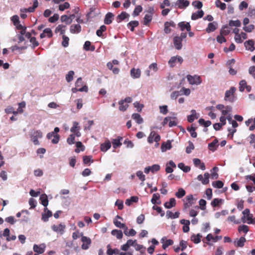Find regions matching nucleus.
Masks as SVG:
<instances>
[{"label": "nucleus", "mask_w": 255, "mask_h": 255, "mask_svg": "<svg viewBox=\"0 0 255 255\" xmlns=\"http://www.w3.org/2000/svg\"><path fill=\"white\" fill-rule=\"evenodd\" d=\"M83 48L86 51H93L95 49L94 45H92L91 43L89 41H86L84 45Z\"/></svg>", "instance_id": "23"}, {"label": "nucleus", "mask_w": 255, "mask_h": 255, "mask_svg": "<svg viewBox=\"0 0 255 255\" xmlns=\"http://www.w3.org/2000/svg\"><path fill=\"white\" fill-rule=\"evenodd\" d=\"M204 11L202 10H198L196 12L193 13L191 15L192 20H196L199 18H201L204 15Z\"/></svg>", "instance_id": "22"}, {"label": "nucleus", "mask_w": 255, "mask_h": 255, "mask_svg": "<svg viewBox=\"0 0 255 255\" xmlns=\"http://www.w3.org/2000/svg\"><path fill=\"white\" fill-rule=\"evenodd\" d=\"M212 185L215 188H221L224 186V183L221 181L218 180L213 182Z\"/></svg>", "instance_id": "57"}, {"label": "nucleus", "mask_w": 255, "mask_h": 255, "mask_svg": "<svg viewBox=\"0 0 255 255\" xmlns=\"http://www.w3.org/2000/svg\"><path fill=\"white\" fill-rule=\"evenodd\" d=\"M61 20L67 24H70L72 23V20H70L69 16L67 15H63L61 16Z\"/></svg>", "instance_id": "54"}, {"label": "nucleus", "mask_w": 255, "mask_h": 255, "mask_svg": "<svg viewBox=\"0 0 255 255\" xmlns=\"http://www.w3.org/2000/svg\"><path fill=\"white\" fill-rule=\"evenodd\" d=\"M236 91V88L232 87L229 90H228L225 93V100L229 101L230 102H233L234 101V93Z\"/></svg>", "instance_id": "2"}, {"label": "nucleus", "mask_w": 255, "mask_h": 255, "mask_svg": "<svg viewBox=\"0 0 255 255\" xmlns=\"http://www.w3.org/2000/svg\"><path fill=\"white\" fill-rule=\"evenodd\" d=\"M38 2L37 0H34L33 1V6L29 7L27 9V11L29 12H32L35 10V9L38 6Z\"/></svg>", "instance_id": "56"}, {"label": "nucleus", "mask_w": 255, "mask_h": 255, "mask_svg": "<svg viewBox=\"0 0 255 255\" xmlns=\"http://www.w3.org/2000/svg\"><path fill=\"white\" fill-rule=\"evenodd\" d=\"M42 136V133L40 130L35 131L31 135V140L35 145H38L39 144L38 139L41 138Z\"/></svg>", "instance_id": "5"}, {"label": "nucleus", "mask_w": 255, "mask_h": 255, "mask_svg": "<svg viewBox=\"0 0 255 255\" xmlns=\"http://www.w3.org/2000/svg\"><path fill=\"white\" fill-rule=\"evenodd\" d=\"M218 140L217 138L214 139L213 141L212 142L209 143L208 144V148L209 150H211L212 151L214 152L216 150H217V147L219 146V144H218Z\"/></svg>", "instance_id": "17"}, {"label": "nucleus", "mask_w": 255, "mask_h": 255, "mask_svg": "<svg viewBox=\"0 0 255 255\" xmlns=\"http://www.w3.org/2000/svg\"><path fill=\"white\" fill-rule=\"evenodd\" d=\"M62 39H63V41L62 42V46L64 47H67L69 45V37L65 35H63L62 36Z\"/></svg>", "instance_id": "58"}, {"label": "nucleus", "mask_w": 255, "mask_h": 255, "mask_svg": "<svg viewBox=\"0 0 255 255\" xmlns=\"http://www.w3.org/2000/svg\"><path fill=\"white\" fill-rule=\"evenodd\" d=\"M168 123L169 127H172L176 126L177 125L176 122L170 117H166L164 119L162 124L163 126H165Z\"/></svg>", "instance_id": "8"}, {"label": "nucleus", "mask_w": 255, "mask_h": 255, "mask_svg": "<svg viewBox=\"0 0 255 255\" xmlns=\"http://www.w3.org/2000/svg\"><path fill=\"white\" fill-rule=\"evenodd\" d=\"M175 168L176 167V164L174 163V162L170 160L169 161L168 163L166 164V166L165 168V171L167 173H172L173 171L172 168Z\"/></svg>", "instance_id": "15"}, {"label": "nucleus", "mask_w": 255, "mask_h": 255, "mask_svg": "<svg viewBox=\"0 0 255 255\" xmlns=\"http://www.w3.org/2000/svg\"><path fill=\"white\" fill-rule=\"evenodd\" d=\"M41 203L43 206L46 208L48 204V200L47 196L46 194H42L40 197Z\"/></svg>", "instance_id": "29"}, {"label": "nucleus", "mask_w": 255, "mask_h": 255, "mask_svg": "<svg viewBox=\"0 0 255 255\" xmlns=\"http://www.w3.org/2000/svg\"><path fill=\"white\" fill-rule=\"evenodd\" d=\"M96 9V7H92L90 8L89 12L86 15L88 20L96 16L97 14L94 12Z\"/></svg>", "instance_id": "30"}, {"label": "nucleus", "mask_w": 255, "mask_h": 255, "mask_svg": "<svg viewBox=\"0 0 255 255\" xmlns=\"http://www.w3.org/2000/svg\"><path fill=\"white\" fill-rule=\"evenodd\" d=\"M230 32V30L228 25L224 26L220 31L221 35H227Z\"/></svg>", "instance_id": "45"}, {"label": "nucleus", "mask_w": 255, "mask_h": 255, "mask_svg": "<svg viewBox=\"0 0 255 255\" xmlns=\"http://www.w3.org/2000/svg\"><path fill=\"white\" fill-rule=\"evenodd\" d=\"M182 40L178 37V36H175L173 38V43L175 48L177 50H180L182 48Z\"/></svg>", "instance_id": "10"}, {"label": "nucleus", "mask_w": 255, "mask_h": 255, "mask_svg": "<svg viewBox=\"0 0 255 255\" xmlns=\"http://www.w3.org/2000/svg\"><path fill=\"white\" fill-rule=\"evenodd\" d=\"M122 139H123L122 137H119L117 139H114L112 140V143H113V147L114 148H116L117 147L120 146L122 145L121 140Z\"/></svg>", "instance_id": "40"}, {"label": "nucleus", "mask_w": 255, "mask_h": 255, "mask_svg": "<svg viewBox=\"0 0 255 255\" xmlns=\"http://www.w3.org/2000/svg\"><path fill=\"white\" fill-rule=\"evenodd\" d=\"M152 16L151 14H146L143 18V24L147 25L149 22L152 20Z\"/></svg>", "instance_id": "38"}, {"label": "nucleus", "mask_w": 255, "mask_h": 255, "mask_svg": "<svg viewBox=\"0 0 255 255\" xmlns=\"http://www.w3.org/2000/svg\"><path fill=\"white\" fill-rule=\"evenodd\" d=\"M107 30V27L105 25H103L100 26V28L96 31L97 36L102 37L103 36V33Z\"/></svg>", "instance_id": "47"}, {"label": "nucleus", "mask_w": 255, "mask_h": 255, "mask_svg": "<svg viewBox=\"0 0 255 255\" xmlns=\"http://www.w3.org/2000/svg\"><path fill=\"white\" fill-rule=\"evenodd\" d=\"M139 24V22L136 20H133L130 21L127 25V26L130 29L131 31L134 30V27H137Z\"/></svg>", "instance_id": "28"}, {"label": "nucleus", "mask_w": 255, "mask_h": 255, "mask_svg": "<svg viewBox=\"0 0 255 255\" xmlns=\"http://www.w3.org/2000/svg\"><path fill=\"white\" fill-rule=\"evenodd\" d=\"M66 26L63 24L59 25L55 29V33L59 32L61 34H64L65 31Z\"/></svg>", "instance_id": "37"}, {"label": "nucleus", "mask_w": 255, "mask_h": 255, "mask_svg": "<svg viewBox=\"0 0 255 255\" xmlns=\"http://www.w3.org/2000/svg\"><path fill=\"white\" fill-rule=\"evenodd\" d=\"M160 198V195L158 193H155L153 194L152 195V199L151 200V202L153 204H159L161 203V202L159 201V202H157V201L159 200Z\"/></svg>", "instance_id": "32"}, {"label": "nucleus", "mask_w": 255, "mask_h": 255, "mask_svg": "<svg viewBox=\"0 0 255 255\" xmlns=\"http://www.w3.org/2000/svg\"><path fill=\"white\" fill-rule=\"evenodd\" d=\"M119 110L122 112H125L127 109L128 105L127 104H125L123 102V101H120L119 102Z\"/></svg>", "instance_id": "48"}, {"label": "nucleus", "mask_w": 255, "mask_h": 255, "mask_svg": "<svg viewBox=\"0 0 255 255\" xmlns=\"http://www.w3.org/2000/svg\"><path fill=\"white\" fill-rule=\"evenodd\" d=\"M171 142L168 141L166 142H163L161 144V149L162 151L164 152L166 151L167 150L170 149L171 148Z\"/></svg>", "instance_id": "31"}, {"label": "nucleus", "mask_w": 255, "mask_h": 255, "mask_svg": "<svg viewBox=\"0 0 255 255\" xmlns=\"http://www.w3.org/2000/svg\"><path fill=\"white\" fill-rule=\"evenodd\" d=\"M178 167L183 170L184 172H188L190 170V167L188 166H185L183 163H179Z\"/></svg>", "instance_id": "46"}, {"label": "nucleus", "mask_w": 255, "mask_h": 255, "mask_svg": "<svg viewBox=\"0 0 255 255\" xmlns=\"http://www.w3.org/2000/svg\"><path fill=\"white\" fill-rule=\"evenodd\" d=\"M129 16V14L125 11H123L117 16V21L120 22Z\"/></svg>", "instance_id": "34"}, {"label": "nucleus", "mask_w": 255, "mask_h": 255, "mask_svg": "<svg viewBox=\"0 0 255 255\" xmlns=\"http://www.w3.org/2000/svg\"><path fill=\"white\" fill-rule=\"evenodd\" d=\"M114 15L111 12H108L106 14L105 19L104 23L106 24H110L112 22Z\"/></svg>", "instance_id": "20"}, {"label": "nucleus", "mask_w": 255, "mask_h": 255, "mask_svg": "<svg viewBox=\"0 0 255 255\" xmlns=\"http://www.w3.org/2000/svg\"><path fill=\"white\" fill-rule=\"evenodd\" d=\"M160 140V136L156 131H151L148 137L147 141L149 143H153V141L158 142Z\"/></svg>", "instance_id": "3"}, {"label": "nucleus", "mask_w": 255, "mask_h": 255, "mask_svg": "<svg viewBox=\"0 0 255 255\" xmlns=\"http://www.w3.org/2000/svg\"><path fill=\"white\" fill-rule=\"evenodd\" d=\"M88 90V87L86 85L83 86L82 87L78 89L77 87L73 88L72 89V91L73 93H76L78 91L79 92H87Z\"/></svg>", "instance_id": "42"}, {"label": "nucleus", "mask_w": 255, "mask_h": 255, "mask_svg": "<svg viewBox=\"0 0 255 255\" xmlns=\"http://www.w3.org/2000/svg\"><path fill=\"white\" fill-rule=\"evenodd\" d=\"M217 26L218 24L216 22L214 21L213 22H210L208 24V27L206 29V31L207 33H210L214 31L217 28Z\"/></svg>", "instance_id": "12"}, {"label": "nucleus", "mask_w": 255, "mask_h": 255, "mask_svg": "<svg viewBox=\"0 0 255 255\" xmlns=\"http://www.w3.org/2000/svg\"><path fill=\"white\" fill-rule=\"evenodd\" d=\"M232 110V108L231 106H226V108L223 109L221 112H222V116H226L228 113L229 112H231Z\"/></svg>", "instance_id": "61"}, {"label": "nucleus", "mask_w": 255, "mask_h": 255, "mask_svg": "<svg viewBox=\"0 0 255 255\" xmlns=\"http://www.w3.org/2000/svg\"><path fill=\"white\" fill-rule=\"evenodd\" d=\"M111 147V143L109 140L106 141L101 144L100 148L102 151L105 152Z\"/></svg>", "instance_id": "24"}, {"label": "nucleus", "mask_w": 255, "mask_h": 255, "mask_svg": "<svg viewBox=\"0 0 255 255\" xmlns=\"http://www.w3.org/2000/svg\"><path fill=\"white\" fill-rule=\"evenodd\" d=\"M199 203L200 206H196L195 208L197 210L201 209L202 210H204L206 209V201L204 199H200Z\"/></svg>", "instance_id": "36"}, {"label": "nucleus", "mask_w": 255, "mask_h": 255, "mask_svg": "<svg viewBox=\"0 0 255 255\" xmlns=\"http://www.w3.org/2000/svg\"><path fill=\"white\" fill-rule=\"evenodd\" d=\"M199 123L200 125L203 126L205 127H208L211 125V122L210 121H205L203 119H200Z\"/></svg>", "instance_id": "53"}, {"label": "nucleus", "mask_w": 255, "mask_h": 255, "mask_svg": "<svg viewBox=\"0 0 255 255\" xmlns=\"http://www.w3.org/2000/svg\"><path fill=\"white\" fill-rule=\"evenodd\" d=\"M202 236L200 234L197 235H193L191 237V240L195 244H198L201 242V238Z\"/></svg>", "instance_id": "35"}, {"label": "nucleus", "mask_w": 255, "mask_h": 255, "mask_svg": "<svg viewBox=\"0 0 255 255\" xmlns=\"http://www.w3.org/2000/svg\"><path fill=\"white\" fill-rule=\"evenodd\" d=\"M111 234L115 236L118 239H121L123 237V234L122 231L117 229L113 230L111 232Z\"/></svg>", "instance_id": "25"}, {"label": "nucleus", "mask_w": 255, "mask_h": 255, "mask_svg": "<svg viewBox=\"0 0 255 255\" xmlns=\"http://www.w3.org/2000/svg\"><path fill=\"white\" fill-rule=\"evenodd\" d=\"M190 2L187 0H177L175 3V6L180 9H184L189 6Z\"/></svg>", "instance_id": "7"}, {"label": "nucleus", "mask_w": 255, "mask_h": 255, "mask_svg": "<svg viewBox=\"0 0 255 255\" xmlns=\"http://www.w3.org/2000/svg\"><path fill=\"white\" fill-rule=\"evenodd\" d=\"M191 112L192 114L188 116L187 117V120L189 123H192L194 121L195 119L198 118L197 117H195L196 114L195 110H192Z\"/></svg>", "instance_id": "43"}, {"label": "nucleus", "mask_w": 255, "mask_h": 255, "mask_svg": "<svg viewBox=\"0 0 255 255\" xmlns=\"http://www.w3.org/2000/svg\"><path fill=\"white\" fill-rule=\"evenodd\" d=\"M187 79L189 83L191 85H199L202 83V80L199 76H191L188 75L187 76Z\"/></svg>", "instance_id": "1"}, {"label": "nucleus", "mask_w": 255, "mask_h": 255, "mask_svg": "<svg viewBox=\"0 0 255 255\" xmlns=\"http://www.w3.org/2000/svg\"><path fill=\"white\" fill-rule=\"evenodd\" d=\"M245 242L246 239L244 237H241L236 244V246L237 247H243Z\"/></svg>", "instance_id": "63"}, {"label": "nucleus", "mask_w": 255, "mask_h": 255, "mask_svg": "<svg viewBox=\"0 0 255 255\" xmlns=\"http://www.w3.org/2000/svg\"><path fill=\"white\" fill-rule=\"evenodd\" d=\"M65 225L64 224H60L58 225H53L51 226L52 230L57 233H59L60 235L63 234L64 232V230L65 229Z\"/></svg>", "instance_id": "6"}, {"label": "nucleus", "mask_w": 255, "mask_h": 255, "mask_svg": "<svg viewBox=\"0 0 255 255\" xmlns=\"http://www.w3.org/2000/svg\"><path fill=\"white\" fill-rule=\"evenodd\" d=\"M80 127L79 124L77 122H73V127L71 128L70 130L72 132H76V131L79 130Z\"/></svg>", "instance_id": "59"}, {"label": "nucleus", "mask_w": 255, "mask_h": 255, "mask_svg": "<svg viewBox=\"0 0 255 255\" xmlns=\"http://www.w3.org/2000/svg\"><path fill=\"white\" fill-rule=\"evenodd\" d=\"M187 130L190 133L191 136L192 137L195 138L197 136V133L195 131L196 128L193 127L190 128L188 127L187 128Z\"/></svg>", "instance_id": "50"}, {"label": "nucleus", "mask_w": 255, "mask_h": 255, "mask_svg": "<svg viewBox=\"0 0 255 255\" xmlns=\"http://www.w3.org/2000/svg\"><path fill=\"white\" fill-rule=\"evenodd\" d=\"M180 224L184 225L183 227V231L184 233L188 232L190 230L189 225L190 224V222L189 221V220L182 219L180 221Z\"/></svg>", "instance_id": "11"}, {"label": "nucleus", "mask_w": 255, "mask_h": 255, "mask_svg": "<svg viewBox=\"0 0 255 255\" xmlns=\"http://www.w3.org/2000/svg\"><path fill=\"white\" fill-rule=\"evenodd\" d=\"M222 203V199H218V198H215L211 202V204L213 207H216L219 206V204H221Z\"/></svg>", "instance_id": "52"}, {"label": "nucleus", "mask_w": 255, "mask_h": 255, "mask_svg": "<svg viewBox=\"0 0 255 255\" xmlns=\"http://www.w3.org/2000/svg\"><path fill=\"white\" fill-rule=\"evenodd\" d=\"M138 198L136 196H132L129 199H128L126 201V204L127 205L129 206L132 202H137L138 201Z\"/></svg>", "instance_id": "44"}, {"label": "nucleus", "mask_w": 255, "mask_h": 255, "mask_svg": "<svg viewBox=\"0 0 255 255\" xmlns=\"http://www.w3.org/2000/svg\"><path fill=\"white\" fill-rule=\"evenodd\" d=\"M130 75L133 78H138L141 75V71L139 69L132 68L130 70Z\"/></svg>", "instance_id": "18"}, {"label": "nucleus", "mask_w": 255, "mask_h": 255, "mask_svg": "<svg viewBox=\"0 0 255 255\" xmlns=\"http://www.w3.org/2000/svg\"><path fill=\"white\" fill-rule=\"evenodd\" d=\"M164 240V238H163L161 240L162 245V248L163 249H166L168 246H171L173 244V241L171 239L166 240L165 242H163Z\"/></svg>", "instance_id": "33"}, {"label": "nucleus", "mask_w": 255, "mask_h": 255, "mask_svg": "<svg viewBox=\"0 0 255 255\" xmlns=\"http://www.w3.org/2000/svg\"><path fill=\"white\" fill-rule=\"evenodd\" d=\"M173 22H166L164 23V32L166 33H169L171 32V29L169 27L171 26H173Z\"/></svg>", "instance_id": "41"}, {"label": "nucleus", "mask_w": 255, "mask_h": 255, "mask_svg": "<svg viewBox=\"0 0 255 255\" xmlns=\"http://www.w3.org/2000/svg\"><path fill=\"white\" fill-rule=\"evenodd\" d=\"M70 7V4L68 2H65L63 4H60L59 9L60 11H63L66 9H68Z\"/></svg>", "instance_id": "64"}, {"label": "nucleus", "mask_w": 255, "mask_h": 255, "mask_svg": "<svg viewBox=\"0 0 255 255\" xmlns=\"http://www.w3.org/2000/svg\"><path fill=\"white\" fill-rule=\"evenodd\" d=\"M215 4L216 6L220 8L221 10H223L226 8V4L219 0H217L215 2Z\"/></svg>", "instance_id": "49"}, {"label": "nucleus", "mask_w": 255, "mask_h": 255, "mask_svg": "<svg viewBox=\"0 0 255 255\" xmlns=\"http://www.w3.org/2000/svg\"><path fill=\"white\" fill-rule=\"evenodd\" d=\"M132 118L136 121L138 124H141L143 123V119L141 117L140 115L137 113H134L132 115Z\"/></svg>", "instance_id": "27"}, {"label": "nucleus", "mask_w": 255, "mask_h": 255, "mask_svg": "<svg viewBox=\"0 0 255 255\" xmlns=\"http://www.w3.org/2000/svg\"><path fill=\"white\" fill-rule=\"evenodd\" d=\"M176 200L174 198H170L169 202L164 203V206L167 209H170L176 206Z\"/></svg>", "instance_id": "19"}, {"label": "nucleus", "mask_w": 255, "mask_h": 255, "mask_svg": "<svg viewBox=\"0 0 255 255\" xmlns=\"http://www.w3.org/2000/svg\"><path fill=\"white\" fill-rule=\"evenodd\" d=\"M33 249L35 252L41 254L45 251V246L44 245H40L39 246L34 245Z\"/></svg>", "instance_id": "16"}, {"label": "nucleus", "mask_w": 255, "mask_h": 255, "mask_svg": "<svg viewBox=\"0 0 255 255\" xmlns=\"http://www.w3.org/2000/svg\"><path fill=\"white\" fill-rule=\"evenodd\" d=\"M186 192L182 188L178 189V191L176 192L175 196L178 198H181L185 195Z\"/></svg>", "instance_id": "39"}, {"label": "nucleus", "mask_w": 255, "mask_h": 255, "mask_svg": "<svg viewBox=\"0 0 255 255\" xmlns=\"http://www.w3.org/2000/svg\"><path fill=\"white\" fill-rule=\"evenodd\" d=\"M52 216V213L51 211L49 210L47 208L44 209V213L42 214V219L44 222L48 221L49 217Z\"/></svg>", "instance_id": "9"}, {"label": "nucleus", "mask_w": 255, "mask_h": 255, "mask_svg": "<svg viewBox=\"0 0 255 255\" xmlns=\"http://www.w3.org/2000/svg\"><path fill=\"white\" fill-rule=\"evenodd\" d=\"M142 7L141 5H137L135 7L133 12V15L134 16H137L142 11Z\"/></svg>", "instance_id": "60"}, {"label": "nucleus", "mask_w": 255, "mask_h": 255, "mask_svg": "<svg viewBox=\"0 0 255 255\" xmlns=\"http://www.w3.org/2000/svg\"><path fill=\"white\" fill-rule=\"evenodd\" d=\"M241 25V22L239 20H230L229 22V26H236L240 27Z\"/></svg>", "instance_id": "51"}, {"label": "nucleus", "mask_w": 255, "mask_h": 255, "mask_svg": "<svg viewBox=\"0 0 255 255\" xmlns=\"http://www.w3.org/2000/svg\"><path fill=\"white\" fill-rule=\"evenodd\" d=\"M180 213L178 212H176L173 213L171 211L168 210L166 212V217L167 218L176 219L179 217Z\"/></svg>", "instance_id": "26"}, {"label": "nucleus", "mask_w": 255, "mask_h": 255, "mask_svg": "<svg viewBox=\"0 0 255 255\" xmlns=\"http://www.w3.org/2000/svg\"><path fill=\"white\" fill-rule=\"evenodd\" d=\"M81 241L83 243V244L81 247L82 249L83 250H85L89 249V246H90V245L91 244V243H92L91 240L88 237L84 236L83 235V234L82 233L81 234Z\"/></svg>", "instance_id": "4"}, {"label": "nucleus", "mask_w": 255, "mask_h": 255, "mask_svg": "<svg viewBox=\"0 0 255 255\" xmlns=\"http://www.w3.org/2000/svg\"><path fill=\"white\" fill-rule=\"evenodd\" d=\"M74 72L73 71H70L66 76V80L68 82H71L73 79Z\"/></svg>", "instance_id": "55"}, {"label": "nucleus", "mask_w": 255, "mask_h": 255, "mask_svg": "<svg viewBox=\"0 0 255 255\" xmlns=\"http://www.w3.org/2000/svg\"><path fill=\"white\" fill-rule=\"evenodd\" d=\"M178 25L182 31L184 30V29H186L187 31L191 30V25L189 22H180Z\"/></svg>", "instance_id": "13"}, {"label": "nucleus", "mask_w": 255, "mask_h": 255, "mask_svg": "<svg viewBox=\"0 0 255 255\" xmlns=\"http://www.w3.org/2000/svg\"><path fill=\"white\" fill-rule=\"evenodd\" d=\"M248 139L251 144H253L254 148H255V134H251L248 137Z\"/></svg>", "instance_id": "62"}, {"label": "nucleus", "mask_w": 255, "mask_h": 255, "mask_svg": "<svg viewBox=\"0 0 255 255\" xmlns=\"http://www.w3.org/2000/svg\"><path fill=\"white\" fill-rule=\"evenodd\" d=\"M70 31L72 33H78L81 31V26L80 24H72L70 26Z\"/></svg>", "instance_id": "14"}, {"label": "nucleus", "mask_w": 255, "mask_h": 255, "mask_svg": "<svg viewBox=\"0 0 255 255\" xmlns=\"http://www.w3.org/2000/svg\"><path fill=\"white\" fill-rule=\"evenodd\" d=\"M245 46L246 48L251 51H253L255 50L254 47V42L252 40H249L245 42Z\"/></svg>", "instance_id": "21"}]
</instances>
